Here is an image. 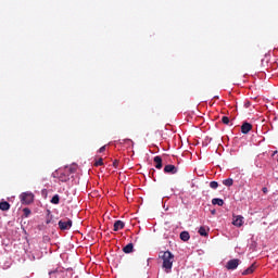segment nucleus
<instances>
[{"label": "nucleus", "instance_id": "a878e982", "mask_svg": "<svg viewBox=\"0 0 278 278\" xmlns=\"http://www.w3.org/2000/svg\"><path fill=\"white\" fill-rule=\"evenodd\" d=\"M262 191L264 192V194H267V193H268V188L264 187V188L262 189Z\"/></svg>", "mask_w": 278, "mask_h": 278}, {"label": "nucleus", "instance_id": "f3484780", "mask_svg": "<svg viewBox=\"0 0 278 278\" xmlns=\"http://www.w3.org/2000/svg\"><path fill=\"white\" fill-rule=\"evenodd\" d=\"M50 203H52L53 205H59L60 204V195L59 194H54L52 197Z\"/></svg>", "mask_w": 278, "mask_h": 278}, {"label": "nucleus", "instance_id": "393cba45", "mask_svg": "<svg viewBox=\"0 0 278 278\" xmlns=\"http://www.w3.org/2000/svg\"><path fill=\"white\" fill-rule=\"evenodd\" d=\"M103 151H105V146H103V147H101V148L99 149V153H103Z\"/></svg>", "mask_w": 278, "mask_h": 278}, {"label": "nucleus", "instance_id": "b1692460", "mask_svg": "<svg viewBox=\"0 0 278 278\" xmlns=\"http://www.w3.org/2000/svg\"><path fill=\"white\" fill-rule=\"evenodd\" d=\"M244 108H251V102L250 101L244 102Z\"/></svg>", "mask_w": 278, "mask_h": 278}, {"label": "nucleus", "instance_id": "39448f33", "mask_svg": "<svg viewBox=\"0 0 278 278\" xmlns=\"http://www.w3.org/2000/svg\"><path fill=\"white\" fill-rule=\"evenodd\" d=\"M238 266H240V260H238V258H232V260L228 261L226 264L227 270H236V268H238Z\"/></svg>", "mask_w": 278, "mask_h": 278}, {"label": "nucleus", "instance_id": "0eeeda50", "mask_svg": "<svg viewBox=\"0 0 278 278\" xmlns=\"http://www.w3.org/2000/svg\"><path fill=\"white\" fill-rule=\"evenodd\" d=\"M251 129H253V125H251V123H249V122H244L241 126V132L244 135L249 134V131H251Z\"/></svg>", "mask_w": 278, "mask_h": 278}, {"label": "nucleus", "instance_id": "4468645a", "mask_svg": "<svg viewBox=\"0 0 278 278\" xmlns=\"http://www.w3.org/2000/svg\"><path fill=\"white\" fill-rule=\"evenodd\" d=\"M154 162L156 163L155 168H157L159 170L162 169V156L157 155L154 157Z\"/></svg>", "mask_w": 278, "mask_h": 278}, {"label": "nucleus", "instance_id": "5701e85b", "mask_svg": "<svg viewBox=\"0 0 278 278\" xmlns=\"http://www.w3.org/2000/svg\"><path fill=\"white\" fill-rule=\"evenodd\" d=\"M113 166H114V168H118V160H115V161L113 162Z\"/></svg>", "mask_w": 278, "mask_h": 278}, {"label": "nucleus", "instance_id": "412c9836", "mask_svg": "<svg viewBox=\"0 0 278 278\" xmlns=\"http://www.w3.org/2000/svg\"><path fill=\"white\" fill-rule=\"evenodd\" d=\"M222 123H224V125H229V117L223 116L222 117Z\"/></svg>", "mask_w": 278, "mask_h": 278}, {"label": "nucleus", "instance_id": "7ed1b4c3", "mask_svg": "<svg viewBox=\"0 0 278 278\" xmlns=\"http://www.w3.org/2000/svg\"><path fill=\"white\" fill-rule=\"evenodd\" d=\"M21 199V203L23 205H30V203H34V193L27 191V192H23L20 195Z\"/></svg>", "mask_w": 278, "mask_h": 278}, {"label": "nucleus", "instance_id": "9b49d317", "mask_svg": "<svg viewBox=\"0 0 278 278\" xmlns=\"http://www.w3.org/2000/svg\"><path fill=\"white\" fill-rule=\"evenodd\" d=\"M208 231H210V228H205L204 226H201L198 230V233H200V236H203L204 238H207Z\"/></svg>", "mask_w": 278, "mask_h": 278}, {"label": "nucleus", "instance_id": "dca6fc26", "mask_svg": "<svg viewBox=\"0 0 278 278\" xmlns=\"http://www.w3.org/2000/svg\"><path fill=\"white\" fill-rule=\"evenodd\" d=\"M252 273H255V265L252 264L248 269H245L242 275H252Z\"/></svg>", "mask_w": 278, "mask_h": 278}, {"label": "nucleus", "instance_id": "aec40b11", "mask_svg": "<svg viewBox=\"0 0 278 278\" xmlns=\"http://www.w3.org/2000/svg\"><path fill=\"white\" fill-rule=\"evenodd\" d=\"M210 188H212L213 190H216V188H218V182L217 181H211L210 182Z\"/></svg>", "mask_w": 278, "mask_h": 278}, {"label": "nucleus", "instance_id": "2eb2a0df", "mask_svg": "<svg viewBox=\"0 0 278 278\" xmlns=\"http://www.w3.org/2000/svg\"><path fill=\"white\" fill-rule=\"evenodd\" d=\"M125 253H134V243H128L126 247L123 248Z\"/></svg>", "mask_w": 278, "mask_h": 278}, {"label": "nucleus", "instance_id": "bb28decb", "mask_svg": "<svg viewBox=\"0 0 278 278\" xmlns=\"http://www.w3.org/2000/svg\"><path fill=\"white\" fill-rule=\"evenodd\" d=\"M53 273H55V271H49V275H53Z\"/></svg>", "mask_w": 278, "mask_h": 278}, {"label": "nucleus", "instance_id": "c85d7f7f", "mask_svg": "<svg viewBox=\"0 0 278 278\" xmlns=\"http://www.w3.org/2000/svg\"><path fill=\"white\" fill-rule=\"evenodd\" d=\"M49 223H50V222H49V220H47V225H49Z\"/></svg>", "mask_w": 278, "mask_h": 278}, {"label": "nucleus", "instance_id": "4be33fe9", "mask_svg": "<svg viewBox=\"0 0 278 278\" xmlns=\"http://www.w3.org/2000/svg\"><path fill=\"white\" fill-rule=\"evenodd\" d=\"M94 166H103V159H99L98 161H96Z\"/></svg>", "mask_w": 278, "mask_h": 278}, {"label": "nucleus", "instance_id": "9d476101", "mask_svg": "<svg viewBox=\"0 0 278 278\" xmlns=\"http://www.w3.org/2000/svg\"><path fill=\"white\" fill-rule=\"evenodd\" d=\"M212 204L213 205H218L219 207H223V205H225V201L220 198H214L212 200Z\"/></svg>", "mask_w": 278, "mask_h": 278}, {"label": "nucleus", "instance_id": "cd10ccee", "mask_svg": "<svg viewBox=\"0 0 278 278\" xmlns=\"http://www.w3.org/2000/svg\"><path fill=\"white\" fill-rule=\"evenodd\" d=\"M273 155H277V151H275V152L273 153Z\"/></svg>", "mask_w": 278, "mask_h": 278}, {"label": "nucleus", "instance_id": "f03ea898", "mask_svg": "<svg viewBox=\"0 0 278 278\" xmlns=\"http://www.w3.org/2000/svg\"><path fill=\"white\" fill-rule=\"evenodd\" d=\"M75 173V168L73 167H65L63 170L59 172V180H61L63 184L71 180V175Z\"/></svg>", "mask_w": 278, "mask_h": 278}, {"label": "nucleus", "instance_id": "6ab92c4d", "mask_svg": "<svg viewBox=\"0 0 278 278\" xmlns=\"http://www.w3.org/2000/svg\"><path fill=\"white\" fill-rule=\"evenodd\" d=\"M23 214H24L25 218H27L31 214V210H29L28 207H25V208H23Z\"/></svg>", "mask_w": 278, "mask_h": 278}, {"label": "nucleus", "instance_id": "423d86ee", "mask_svg": "<svg viewBox=\"0 0 278 278\" xmlns=\"http://www.w3.org/2000/svg\"><path fill=\"white\" fill-rule=\"evenodd\" d=\"M232 225H235V227H242V225H244V217H242V215L235 216Z\"/></svg>", "mask_w": 278, "mask_h": 278}, {"label": "nucleus", "instance_id": "20e7f679", "mask_svg": "<svg viewBox=\"0 0 278 278\" xmlns=\"http://www.w3.org/2000/svg\"><path fill=\"white\" fill-rule=\"evenodd\" d=\"M73 227V220L70 218L59 220V228L61 231H68Z\"/></svg>", "mask_w": 278, "mask_h": 278}, {"label": "nucleus", "instance_id": "ddd939ff", "mask_svg": "<svg viewBox=\"0 0 278 278\" xmlns=\"http://www.w3.org/2000/svg\"><path fill=\"white\" fill-rule=\"evenodd\" d=\"M180 240H182V242H188V240H190V232L188 231L180 232Z\"/></svg>", "mask_w": 278, "mask_h": 278}, {"label": "nucleus", "instance_id": "f257e3e1", "mask_svg": "<svg viewBox=\"0 0 278 278\" xmlns=\"http://www.w3.org/2000/svg\"><path fill=\"white\" fill-rule=\"evenodd\" d=\"M160 260H163V268L165 273L173 270V263L175 262V255L170 251H161L159 253Z\"/></svg>", "mask_w": 278, "mask_h": 278}, {"label": "nucleus", "instance_id": "f8f14e48", "mask_svg": "<svg viewBox=\"0 0 278 278\" xmlns=\"http://www.w3.org/2000/svg\"><path fill=\"white\" fill-rule=\"evenodd\" d=\"M0 210L2 212H8V210H10V202L8 201L0 202Z\"/></svg>", "mask_w": 278, "mask_h": 278}, {"label": "nucleus", "instance_id": "6e6552de", "mask_svg": "<svg viewBox=\"0 0 278 278\" xmlns=\"http://www.w3.org/2000/svg\"><path fill=\"white\" fill-rule=\"evenodd\" d=\"M164 173H169L170 175H176L177 173V167L175 165H166L164 167Z\"/></svg>", "mask_w": 278, "mask_h": 278}, {"label": "nucleus", "instance_id": "a211bd4d", "mask_svg": "<svg viewBox=\"0 0 278 278\" xmlns=\"http://www.w3.org/2000/svg\"><path fill=\"white\" fill-rule=\"evenodd\" d=\"M224 186H227V188H231V186H233V179L232 178H228L223 180Z\"/></svg>", "mask_w": 278, "mask_h": 278}, {"label": "nucleus", "instance_id": "1a4fd4ad", "mask_svg": "<svg viewBox=\"0 0 278 278\" xmlns=\"http://www.w3.org/2000/svg\"><path fill=\"white\" fill-rule=\"evenodd\" d=\"M121 229H125V223L123 220H116L113 226L114 231H121Z\"/></svg>", "mask_w": 278, "mask_h": 278}]
</instances>
